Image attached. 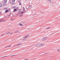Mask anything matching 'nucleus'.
Masks as SVG:
<instances>
[{"label": "nucleus", "mask_w": 60, "mask_h": 60, "mask_svg": "<svg viewBox=\"0 0 60 60\" xmlns=\"http://www.w3.org/2000/svg\"><path fill=\"white\" fill-rule=\"evenodd\" d=\"M15 56V55H12V56Z\"/></svg>", "instance_id": "30"}, {"label": "nucleus", "mask_w": 60, "mask_h": 60, "mask_svg": "<svg viewBox=\"0 0 60 60\" xmlns=\"http://www.w3.org/2000/svg\"><path fill=\"white\" fill-rule=\"evenodd\" d=\"M24 13V12L23 11L22 12V13Z\"/></svg>", "instance_id": "25"}, {"label": "nucleus", "mask_w": 60, "mask_h": 60, "mask_svg": "<svg viewBox=\"0 0 60 60\" xmlns=\"http://www.w3.org/2000/svg\"><path fill=\"white\" fill-rule=\"evenodd\" d=\"M29 36V35H27V36H25V37H24V38L25 39V38H27V37H28V36Z\"/></svg>", "instance_id": "4"}, {"label": "nucleus", "mask_w": 60, "mask_h": 60, "mask_svg": "<svg viewBox=\"0 0 60 60\" xmlns=\"http://www.w3.org/2000/svg\"><path fill=\"white\" fill-rule=\"evenodd\" d=\"M20 2V1H19V3Z\"/></svg>", "instance_id": "37"}, {"label": "nucleus", "mask_w": 60, "mask_h": 60, "mask_svg": "<svg viewBox=\"0 0 60 60\" xmlns=\"http://www.w3.org/2000/svg\"><path fill=\"white\" fill-rule=\"evenodd\" d=\"M15 0H12V4H15Z\"/></svg>", "instance_id": "3"}, {"label": "nucleus", "mask_w": 60, "mask_h": 60, "mask_svg": "<svg viewBox=\"0 0 60 60\" xmlns=\"http://www.w3.org/2000/svg\"><path fill=\"white\" fill-rule=\"evenodd\" d=\"M26 9H27V8H26Z\"/></svg>", "instance_id": "49"}, {"label": "nucleus", "mask_w": 60, "mask_h": 60, "mask_svg": "<svg viewBox=\"0 0 60 60\" xmlns=\"http://www.w3.org/2000/svg\"><path fill=\"white\" fill-rule=\"evenodd\" d=\"M13 8H16V7L15 6L14 7H13Z\"/></svg>", "instance_id": "21"}, {"label": "nucleus", "mask_w": 60, "mask_h": 60, "mask_svg": "<svg viewBox=\"0 0 60 60\" xmlns=\"http://www.w3.org/2000/svg\"><path fill=\"white\" fill-rule=\"evenodd\" d=\"M6 34H9V33H8V32H7L6 33Z\"/></svg>", "instance_id": "19"}, {"label": "nucleus", "mask_w": 60, "mask_h": 60, "mask_svg": "<svg viewBox=\"0 0 60 60\" xmlns=\"http://www.w3.org/2000/svg\"><path fill=\"white\" fill-rule=\"evenodd\" d=\"M12 20V19H11V20Z\"/></svg>", "instance_id": "38"}, {"label": "nucleus", "mask_w": 60, "mask_h": 60, "mask_svg": "<svg viewBox=\"0 0 60 60\" xmlns=\"http://www.w3.org/2000/svg\"><path fill=\"white\" fill-rule=\"evenodd\" d=\"M24 39V41H26V38Z\"/></svg>", "instance_id": "18"}, {"label": "nucleus", "mask_w": 60, "mask_h": 60, "mask_svg": "<svg viewBox=\"0 0 60 60\" xmlns=\"http://www.w3.org/2000/svg\"><path fill=\"white\" fill-rule=\"evenodd\" d=\"M11 45H10V46H8V47H11Z\"/></svg>", "instance_id": "23"}, {"label": "nucleus", "mask_w": 60, "mask_h": 60, "mask_svg": "<svg viewBox=\"0 0 60 60\" xmlns=\"http://www.w3.org/2000/svg\"><path fill=\"white\" fill-rule=\"evenodd\" d=\"M17 11V9H14V11Z\"/></svg>", "instance_id": "14"}, {"label": "nucleus", "mask_w": 60, "mask_h": 60, "mask_svg": "<svg viewBox=\"0 0 60 60\" xmlns=\"http://www.w3.org/2000/svg\"><path fill=\"white\" fill-rule=\"evenodd\" d=\"M45 55H47V53H45Z\"/></svg>", "instance_id": "31"}, {"label": "nucleus", "mask_w": 60, "mask_h": 60, "mask_svg": "<svg viewBox=\"0 0 60 60\" xmlns=\"http://www.w3.org/2000/svg\"><path fill=\"white\" fill-rule=\"evenodd\" d=\"M27 0H25V1H26Z\"/></svg>", "instance_id": "48"}, {"label": "nucleus", "mask_w": 60, "mask_h": 60, "mask_svg": "<svg viewBox=\"0 0 60 60\" xmlns=\"http://www.w3.org/2000/svg\"><path fill=\"white\" fill-rule=\"evenodd\" d=\"M48 1H49V2H51V3H52H52H53V1H52L51 0H48Z\"/></svg>", "instance_id": "8"}, {"label": "nucleus", "mask_w": 60, "mask_h": 60, "mask_svg": "<svg viewBox=\"0 0 60 60\" xmlns=\"http://www.w3.org/2000/svg\"><path fill=\"white\" fill-rule=\"evenodd\" d=\"M25 39H22V41H25Z\"/></svg>", "instance_id": "17"}, {"label": "nucleus", "mask_w": 60, "mask_h": 60, "mask_svg": "<svg viewBox=\"0 0 60 60\" xmlns=\"http://www.w3.org/2000/svg\"><path fill=\"white\" fill-rule=\"evenodd\" d=\"M36 47H40V44H37L36 45Z\"/></svg>", "instance_id": "6"}, {"label": "nucleus", "mask_w": 60, "mask_h": 60, "mask_svg": "<svg viewBox=\"0 0 60 60\" xmlns=\"http://www.w3.org/2000/svg\"><path fill=\"white\" fill-rule=\"evenodd\" d=\"M50 28V27H48L46 28L45 29H49Z\"/></svg>", "instance_id": "9"}, {"label": "nucleus", "mask_w": 60, "mask_h": 60, "mask_svg": "<svg viewBox=\"0 0 60 60\" xmlns=\"http://www.w3.org/2000/svg\"><path fill=\"white\" fill-rule=\"evenodd\" d=\"M18 13H19H19H19V12H18Z\"/></svg>", "instance_id": "35"}, {"label": "nucleus", "mask_w": 60, "mask_h": 60, "mask_svg": "<svg viewBox=\"0 0 60 60\" xmlns=\"http://www.w3.org/2000/svg\"><path fill=\"white\" fill-rule=\"evenodd\" d=\"M44 45V44L42 43V44H39V47H41L43 46Z\"/></svg>", "instance_id": "2"}, {"label": "nucleus", "mask_w": 60, "mask_h": 60, "mask_svg": "<svg viewBox=\"0 0 60 60\" xmlns=\"http://www.w3.org/2000/svg\"><path fill=\"white\" fill-rule=\"evenodd\" d=\"M2 21V22H4V21H5V20L4 21Z\"/></svg>", "instance_id": "32"}, {"label": "nucleus", "mask_w": 60, "mask_h": 60, "mask_svg": "<svg viewBox=\"0 0 60 60\" xmlns=\"http://www.w3.org/2000/svg\"><path fill=\"white\" fill-rule=\"evenodd\" d=\"M18 46L17 45H15V46Z\"/></svg>", "instance_id": "34"}, {"label": "nucleus", "mask_w": 60, "mask_h": 60, "mask_svg": "<svg viewBox=\"0 0 60 60\" xmlns=\"http://www.w3.org/2000/svg\"><path fill=\"white\" fill-rule=\"evenodd\" d=\"M53 4H54V3H53Z\"/></svg>", "instance_id": "50"}, {"label": "nucleus", "mask_w": 60, "mask_h": 60, "mask_svg": "<svg viewBox=\"0 0 60 60\" xmlns=\"http://www.w3.org/2000/svg\"><path fill=\"white\" fill-rule=\"evenodd\" d=\"M32 7V6H30V7Z\"/></svg>", "instance_id": "39"}, {"label": "nucleus", "mask_w": 60, "mask_h": 60, "mask_svg": "<svg viewBox=\"0 0 60 60\" xmlns=\"http://www.w3.org/2000/svg\"><path fill=\"white\" fill-rule=\"evenodd\" d=\"M19 25L20 26H23V25H22V24L21 23L19 24Z\"/></svg>", "instance_id": "10"}, {"label": "nucleus", "mask_w": 60, "mask_h": 60, "mask_svg": "<svg viewBox=\"0 0 60 60\" xmlns=\"http://www.w3.org/2000/svg\"><path fill=\"white\" fill-rule=\"evenodd\" d=\"M2 4H0V8L2 7Z\"/></svg>", "instance_id": "11"}, {"label": "nucleus", "mask_w": 60, "mask_h": 60, "mask_svg": "<svg viewBox=\"0 0 60 60\" xmlns=\"http://www.w3.org/2000/svg\"><path fill=\"white\" fill-rule=\"evenodd\" d=\"M30 5L29 6V8H30Z\"/></svg>", "instance_id": "20"}, {"label": "nucleus", "mask_w": 60, "mask_h": 60, "mask_svg": "<svg viewBox=\"0 0 60 60\" xmlns=\"http://www.w3.org/2000/svg\"><path fill=\"white\" fill-rule=\"evenodd\" d=\"M3 36V35H2L1 36Z\"/></svg>", "instance_id": "40"}, {"label": "nucleus", "mask_w": 60, "mask_h": 60, "mask_svg": "<svg viewBox=\"0 0 60 60\" xmlns=\"http://www.w3.org/2000/svg\"><path fill=\"white\" fill-rule=\"evenodd\" d=\"M22 16H23V15H21V17H22Z\"/></svg>", "instance_id": "28"}, {"label": "nucleus", "mask_w": 60, "mask_h": 60, "mask_svg": "<svg viewBox=\"0 0 60 60\" xmlns=\"http://www.w3.org/2000/svg\"><path fill=\"white\" fill-rule=\"evenodd\" d=\"M15 33H17V32L16 31H15Z\"/></svg>", "instance_id": "26"}, {"label": "nucleus", "mask_w": 60, "mask_h": 60, "mask_svg": "<svg viewBox=\"0 0 60 60\" xmlns=\"http://www.w3.org/2000/svg\"><path fill=\"white\" fill-rule=\"evenodd\" d=\"M4 2L7 3V0H4Z\"/></svg>", "instance_id": "12"}, {"label": "nucleus", "mask_w": 60, "mask_h": 60, "mask_svg": "<svg viewBox=\"0 0 60 60\" xmlns=\"http://www.w3.org/2000/svg\"><path fill=\"white\" fill-rule=\"evenodd\" d=\"M54 33L53 34H54Z\"/></svg>", "instance_id": "43"}, {"label": "nucleus", "mask_w": 60, "mask_h": 60, "mask_svg": "<svg viewBox=\"0 0 60 60\" xmlns=\"http://www.w3.org/2000/svg\"><path fill=\"white\" fill-rule=\"evenodd\" d=\"M0 21V22H1V21Z\"/></svg>", "instance_id": "47"}, {"label": "nucleus", "mask_w": 60, "mask_h": 60, "mask_svg": "<svg viewBox=\"0 0 60 60\" xmlns=\"http://www.w3.org/2000/svg\"><path fill=\"white\" fill-rule=\"evenodd\" d=\"M23 11H24L25 10V8H24V7H23Z\"/></svg>", "instance_id": "15"}, {"label": "nucleus", "mask_w": 60, "mask_h": 60, "mask_svg": "<svg viewBox=\"0 0 60 60\" xmlns=\"http://www.w3.org/2000/svg\"><path fill=\"white\" fill-rule=\"evenodd\" d=\"M8 47V46H7V47H5V48H7V47Z\"/></svg>", "instance_id": "29"}, {"label": "nucleus", "mask_w": 60, "mask_h": 60, "mask_svg": "<svg viewBox=\"0 0 60 60\" xmlns=\"http://www.w3.org/2000/svg\"><path fill=\"white\" fill-rule=\"evenodd\" d=\"M19 5H21V3H20L19 4Z\"/></svg>", "instance_id": "24"}, {"label": "nucleus", "mask_w": 60, "mask_h": 60, "mask_svg": "<svg viewBox=\"0 0 60 60\" xmlns=\"http://www.w3.org/2000/svg\"><path fill=\"white\" fill-rule=\"evenodd\" d=\"M10 15H11V13H10Z\"/></svg>", "instance_id": "44"}, {"label": "nucleus", "mask_w": 60, "mask_h": 60, "mask_svg": "<svg viewBox=\"0 0 60 60\" xmlns=\"http://www.w3.org/2000/svg\"><path fill=\"white\" fill-rule=\"evenodd\" d=\"M11 34H12V33L11 34Z\"/></svg>", "instance_id": "45"}, {"label": "nucleus", "mask_w": 60, "mask_h": 60, "mask_svg": "<svg viewBox=\"0 0 60 60\" xmlns=\"http://www.w3.org/2000/svg\"><path fill=\"white\" fill-rule=\"evenodd\" d=\"M15 46H14V47H15Z\"/></svg>", "instance_id": "46"}, {"label": "nucleus", "mask_w": 60, "mask_h": 60, "mask_svg": "<svg viewBox=\"0 0 60 60\" xmlns=\"http://www.w3.org/2000/svg\"><path fill=\"white\" fill-rule=\"evenodd\" d=\"M21 12V11H19V13H20V12Z\"/></svg>", "instance_id": "27"}, {"label": "nucleus", "mask_w": 60, "mask_h": 60, "mask_svg": "<svg viewBox=\"0 0 60 60\" xmlns=\"http://www.w3.org/2000/svg\"><path fill=\"white\" fill-rule=\"evenodd\" d=\"M24 60H28V59H24Z\"/></svg>", "instance_id": "22"}, {"label": "nucleus", "mask_w": 60, "mask_h": 60, "mask_svg": "<svg viewBox=\"0 0 60 60\" xmlns=\"http://www.w3.org/2000/svg\"><path fill=\"white\" fill-rule=\"evenodd\" d=\"M8 33V34H9V33H10V32H9Z\"/></svg>", "instance_id": "42"}, {"label": "nucleus", "mask_w": 60, "mask_h": 60, "mask_svg": "<svg viewBox=\"0 0 60 60\" xmlns=\"http://www.w3.org/2000/svg\"><path fill=\"white\" fill-rule=\"evenodd\" d=\"M8 10H6L5 11V12H8Z\"/></svg>", "instance_id": "16"}, {"label": "nucleus", "mask_w": 60, "mask_h": 60, "mask_svg": "<svg viewBox=\"0 0 60 60\" xmlns=\"http://www.w3.org/2000/svg\"><path fill=\"white\" fill-rule=\"evenodd\" d=\"M57 51H59V52H60V50L59 49H57Z\"/></svg>", "instance_id": "13"}, {"label": "nucleus", "mask_w": 60, "mask_h": 60, "mask_svg": "<svg viewBox=\"0 0 60 60\" xmlns=\"http://www.w3.org/2000/svg\"><path fill=\"white\" fill-rule=\"evenodd\" d=\"M5 9H7V8H5Z\"/></svg>", "instance_id": "33"}, {"label": "nucleus", "mask_w": 60, "mask_h": 60, "mask_svg": "<svg viewBox=\"0 0 60 60\" xmlns=\"http://www.w3.org/2000/svg\"><path fill=\"white\" fill-rule=\"evenodd\" d=\"M47 37H45L42 38L41 40V41H45V40H47Z\"/></svg>", "instance_id": "1"}, {"label": "nucleus", "mask_w": 60, "mask_h": 60, "mask_svg": "<svg viewBox=\"0 0 60 60\" xmlns=\"http://www.w3.org/2000/svg\"><path fill=\"white\" fill-rule=\"evenodd\" d=\"M3 4L4 5H6V2H4L3 3Z\"/></svg>", "instance_id": "5"}, {"label": "nucleus", "mask_w": 60, "mask_h": 60, "mask_svg": "<svg viewBox=\"0 0 60 60\" xmlns=\"http://www.w3.org/2000/svg\"><path fill=\"white\" fill-rule=\"evenodd\" d=\"M6 56H4V57H6Z\"/></svg>", "instance_id": "36"}, {"label": "nucleus", "mask_w": 60, "mask_h": 60, "mask_svg": "<svg viewBox=\"0 0 60 60\" xmlns=\"http://www.w3.org/2000/svg\"><path fill=\"white\" fill-rule=\"evenodd\" d=\"M21 45V43H19L17 45V46H20V45Z\"/></svg>", "instance_id": "7"}, {"label": "nucleus", "mask_w": 60, "mask_h": 60, "mask_svg": "<svg viewBox=\"0 0 60 60\" xmlns=\"http://www.w3.org/2000/svg\"><path fill=\"white\" fill-rule=\"evenodd\" d=\"M18 31H17V33H18Z\"/></svg>", "instance_id": "41"}]
</instances>
